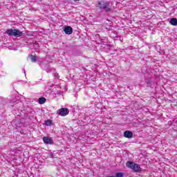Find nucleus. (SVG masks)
<instances>
[{
	"mask_svg": "<svg viewBox=\"0 0 177 177\" xmlns=\"http://www.w3.org/2000/svg\"><path fill=\"white\" fill-rule=\"evenodd\" d=\"M96 37L101 41V44H107V37H101L100 35H96Z\"/></svg>",
	"mask_w": 177,
	"mask_h": 177,
	"instance_id": "6e6552de",
	"label": "nucleus"
},
{
	"mask_svg": "<svg viewBox=\"0 0 177 177\" xmlns=\"http://www.w3.org/2000/svg\"><path fill=\"white\" fill-rule=\"evenodd\" d=\"M55 77L56 78H57V77H59V74L56 73V74L55 75Z\"/></svg>",
	"mask_w": 177,
	"mask_h": 177,
	"instance_id": "dca6fc26",
	"label": "nucleus"
},
{
	"mask_svg": "<svg viewBox=\"0 0 177 177\" xmlns=\"http://www.w3.org/2000/svg\"><path fill=\"white\" fill-rule=\"evenodd\" d=\"M147 86L153 88L154 86H156V84L154 83V82H151L149 80L147 82Z\"/></svg>",
	"mask_w": 177,
	"mask_h": 177,
	"instance_id": "9d476101",
	"label": "nucleus"
},
{
	"mask_svg": "<svg viewBox=\"0 0 177 177\" xmlns=\"http://www.w3.org/2000/svg\"><path fill=\"white\" fill-rule=\"evenodd\" d=\"M124 138H127V139H131L132 136H133V133L131 131H126L124 133Z\"/></svg>",
	"mask_w": 177,
	"mask_h": 177,
	"instance_id": "0eeeda50",
	"label": "nucleus"
},
{
	"mask_svg": "<svg viewBox=\"0 0 177 177\" xmlns=\"http://www.w3.org/2000/svg\"><path fill=\"white\" fill-rule=\"evenodd\" d=\"M45 125L46 127H50V125H52V122L50 120H46L45 122Z\"/></svg>",
	"mask_w": 177,
	"mask_h": 177,
	"instance_id": "ddd939ff",
	"label": "nucleus"
},
{
	"mask_svg": "<svg viewBox=\"0 0 177 177\" xmlns=\"http://www.w3.org/2000/svg\"><path fill=\"white\" fill-rule=\"evenodd\" d=\"M169 23L171 26H177V19L176 18L170 19Z\"/></svg>",
	"mask_w": 177,
	"mask_h": 177,
	"instance_id": "1a4fd4ad",
	"label": "nucleus"
},
{
	"mask_svg": "<svg viewBox=\"0 0 177 177\" xmlns=\"http://www.w3.org/2000/svg\"><path fill=\"white\" fill-rule=\"evenodd\" d=\"M30 59L32 63H35L37 62V57H35V55H30Z\"/></svg>",
	"mask_w": 177,
	"mask_h": 177,
	"instance_id": "9b49d317",
	"label": "nucleus"
},
{
	"mask_svg": "<svg viewBox=\"0 0 177 177\" xmlns=\"http://www.w3.org/2000/svg\"><path fill=\"white\" fill-rule=\"evenodd\" d=\"M75 1H81V0H75Z\"/></svg>",
	"mask_w": 177,
	"mask_h": 177,
	"instance_id": "aec40b11",
	"label": "nucleus"
},
{
	"mask_svg": "<svg viewBox=\"0 0 177 177\" xmlns=\"http://www.w3.org/2000/svg\"><path fill=\"white\" fill-rule=\"evenodd\" d=\"M97 8H99L101 10L105 12V13H111L113 10L111 9V2L107 0H101L97 2Z\"/></svg>",
	"mask_w": 177,
	"mask_h": 177,
	"instance_id": "f257e3e1",
	"label": "nucleus"
},
{
	"mask_svg": "<svg viewBox=\"0 0 177 177\" xmlns=\"http://www.w3.org/2000/svg\"><path fill=\"white\" fill-rule=\"evenodd\" d=\"M13 103H16V101H14Z\"/></svg>",
	"mask_w": 177,
	"mask_h": 177,
	"instance_id": "6ab92c4d",
	"label": "nucleus"
},
{
	"mask_svg": "<svg viewBox=\"0 0 177 177\" xmlns=\"http://www.w3.org/2000/svg\"><path fill=\"white\" fill-rule=\"evenodd\" d=\"M45 102H46V99H45V97L39 98V104H44V103H45Z\"/></svg>",
	"mask_w": 177,
	"mask_h": 177,
	"instance_id": "f8f14e48",
	"label": "nucleus"
},
{
	"mask_svg": "<svg viewBox=\"0 0 177 177\" xmlns=\"http://www.w3.org/2000/svg\"><path fill=\"white\" fill-rule=\"evenodd\" d=\"M116 177H122L124 174L122 173H117L115 175Z\"/></svg>",
	"mask_w": 177,
	"mask_h": 177,
	"instance_id": "4468645a",
	"label": "nucleus"
},
{
	"mask_svg": "<svg viewBox=\"0 0 177 177\" xmlns=\"http://www.w3.org/2000/svg\"><path fill=\"white\" fill-rule=\"evenodd\" d=\"M43 142L45 145H52L53 143V140L50 137H44Z\"/></svg>",
	"mask_w": 177,
	"mask_h": 177,
	"instance_id": "423d86ee",
	"label": "nucleus"
},
{
	"mask_svg": "<svg viewBox=\"0 0 177 177\" xmlns=\"http://www.w3.org/2000/svg\"><path fill=\"white\" fill-rule=\"evenodd\" d=\"M5 34H7L9 37H15L16 38L23 37V32L19 29L8 28L6 30Z\"/></svg>",
	"mask_w": 177,
	"mask_h": 177,
	"instance_id": "f03ea898",
	"label": "nucleus"
},
{
	"mask_svg": "<svg viewBox=\"0 0 177 177\" xmlns=\"http://www.w3.org/2000/svg\"><path fill=\"white\" fill-rule=\"evenodd\" d=\"M106 46L110 47V46H111V45H110V44H106Z\"/></svg>",
	"mask_w": 177,
	"mask_h": 177,
	"instance_id": "f3484780",
	"label": "nucleus"
},
{
	"mask_svg": "<svg viewBox=\"0 0 177 177\" xmlns=\"http://www.w3.org/2000/svg\"><path fill=\"white\" fill-rule=\"evenodd\" d=\"M57 113L62 117H66L70 113V111L67 108H62L57 111Z\"/></svg>",
	"mask_w": 177,
	"mask_h": 177,
	"instance_id": "20e7f679",
	"label": "nucleus"
},
{
	"mask_svg": "<svg viewBox=\"0 0 177 177\" xmlns=\"http://www.w3.org/2000/svg\"><path fill=\"white\" fill-rule=\"evenodd\" d=\"M63 31L67 35H71L73 34V28L70 26H65L63 29Z\"/></svg>",
	"mask_w": 177,
	"mask_h": 177,
	"instance_id": "39448f33",
	"label": "nucleus"
},
{
	"mask_svg": "<svg viewBox=\"0 0 177 177\" xmlns=\"http://www.w3.org/2000/svg\"><path fill=\"white\" fill-rule=\"evenodd\" d=\"M23 71H24V74H26V70L23 69Z\"/></svg>",
	"mask_w": 177,
	"mask_h": 177,
	"instance_id": "a211bd4d",
	"label": "nucleus"
},
{
	"mask_svg": "<svg viewBox=\"0 0 177 177\" xmlns=\"http://www.w3.org/2000/svg\"><path fill=\"white\" fill-rule=\"evenodd\" d=\"M126 165L128 168L133 169V171H134L135 172H140V171H142L140 166L135 162H127L126 163Z\"/></svg>",
	"mask_w": 177,
	"mask_h": 177,
	"instance_id": "7ed1b4c3",
	"label": "nucleus"
},
{
	"mask_svg": "<svg viewBox=\"0 0 177 177\" xmlns=\"http://www.w3.org/2000/svg\"><path fill=\"white\" fill-rule=\"evenodd\" d=\"M119 40H120L121 42H124V38H122V37H119Z\"/></svg>",
	"mask_w": 177,
	"mask_h": 177,
	"instance_id": "2eb2a0df",
	"label": "nucleus"
}]
</instances>
